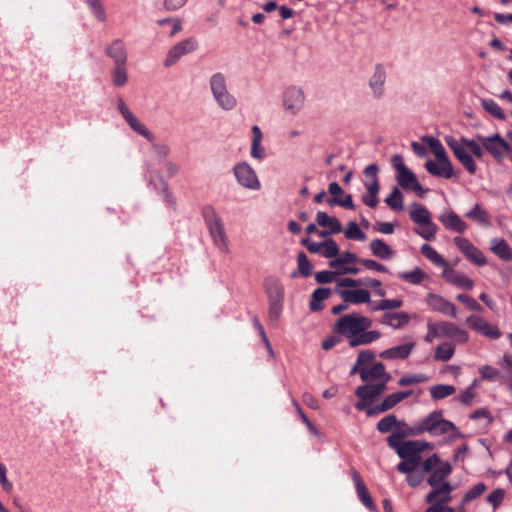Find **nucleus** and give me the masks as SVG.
Wrapping results in <instances>:
<instances>
[{"instance_id": "nucleus-10", "label": "nucleus", "mask_w": 512, "mask_h": 512, "mask_svg": "<svg viewBox=\"0 0 512 512\" xmlns=\"http://www.w3.org/2000/svg\"><path fill=\"white\" fill-rule=\"evenodd\" d=\"M204 218L215 247L223 253H229V242L220 217L213 208H207L204 211Z\"/></svg>"}, {"instance_id": "nucleus-38", "label": "nucleus", "mask_w": 512, "mask_h": 512, "mask_svg": "<svg viewBox=\"0 0 512 512\" xmlns=\"http://www.w3.org/2000/svg\"><path fill=\"white\" fill-rule=\"evenodd\" d=\"M129 77L126 64L114 65L111 70V82L113 86L121 88L128 83Z\"/></svg>"}, {"instance_id": "nucleus-14", "label": "nucleus", "mask_w": 512, "mask_h": 512, "mask_svg": "<svg viewBox=\"0 0 512 512\" xmlns=\"http://www.w3.org/2000/svg\"><path fill=\"white\" fill-rule=\"evenodd\" d=\"M116 107L123 119L134 132L143 136L149 142H153L155 140L154 134L131 112L121 97L117 98Z\"/></svg>"}, {"instance_id": "nucleus-54", "label": "nucleus", "mask_w": 512, "mask_h": 512, "mask_svg": "<svg viewBox=\"0 0 512 512\" xmlns=\"http://www.w3.org/2000/svg\"><path fill=\"white\" fill-rule=\"evenodd\" d=\"M481 378L488 381H496L501 377V372L490 365H483L479 369Z\"/></svg>"}, {"instance_id": "nucleus-7", "label": "nucleus", "mask_w": 512, "mask_h": 512, "mask_svg": "<svg viewBox=\"0 0 512 512\" xmlns=\"http://www.w3.org/2000/svg\"><path fill=\"white\" fill-rule=\"evenodd\" d=\"M438 338H450L456 343H466L469 340V334L466 330L456 324L448 321L427 322V333L424 340L428 343Z\"/></svg>"}, {"instance_id": "nucleus-59", "label": "nucleus", "mask_w": 512, "mask_h": 512, "mask_svg": "<svg viewBox=\"0 0 512 512\" xmlns=\"http://www.w3.org/2000/svg\"><path fill=\"white\" fill-rule=\"evenodd\" d=\"M505 497V491L504 489L498 488L493 490L489 496L487 497V502L493 506L494 509H496L503 501Z\"/></svg>"}, {"instance_id": "nucleus-56", "label": "nucleus", "mask_w": 512, "mask_h": 512, "mask_svg": "<svg viewBox=\"0 0 512 512\" xmlns=\"http://www.w3.org/2000/svg\"><path fill=\"white\" fill-rule=\"evenodd\" d=\"M456 299L467 306L468 309L475 312H482V306L472 297L467 294H458Z\"/></svg>"}, {"instance_id": "nucleus-19", "label": "nucleus", "mask_w": 512, "mask_h": 512, "mask_svg": "<svg viewBox=\"0 0 512 512\" xmlns=\"http://www.w3.org/2000/svg\"><path fill=\"white\" fill-rule=\"evenodd\" d=\"M360 262V259L351 252H343L338 254L335 259L329 262L331 268L337 269L339 274H352L356 275L360 269L352 264Z\"/></svg>"}, {"instance_id": "nucleus-35", "label": "nucleus", "mask_w": 512, "mask_h": 512, "mask_svg": "<svg viewBox=\"0 0 512 512\" xmlns=\"http://www.w3.org/2000/svg\"><path fill=\"white\" fill-rule=\"evenodd\" d=\"M353 480L355 483L356 492L363 505L366 506L369 510H374L375 505L373 503V500L365 484L362 482L360 476L357 473H354Z\"/></svg>"}, {"instance_id": "nucleus-46", "label": "nucleus", "mask_w": 512, "mask_h": 512, "mask_svg": "<svg viewBox=\"0 0 512 512\" xmlns=\"http://www.w3.org/2000/svg\"><path fill=\"white\" fill-rule=\"evenodd\" d=\"M455 391V387L453 385L448 384H439L430 388V394L434 400L444 399L454 394Z\"/></svg>"}, {"instance_id": "nucleus-2", "label": "nucleus", "mask_w": 512, "mask_h": 512, "mask_svg": "<svg viewBox=\"0 0 512 512\" xmlns=\"http://www.w3.org/2000/svg\"><path fill=\"white\" fill-rule=\"evenodd\" d=\"M445 142L467 172L474 174L477 170V165L472 155L477 158H482L484 155V151L477 140L465 137L456 139L453 136H446Z\"/></svg>"}, {"instance_id": "nucleus-39", "label": "nucleus", "mask_w": 512, "mask_h": 512, "mask_svg": "<svg viewBox=\"0 0 512 512\" xmlns=\"http://www.w3.org/2000/svg\"><path fill=\"white\" fill-rule=\"evenodd\" d=\"M420 251L430 262L436 266L442 267L443 270L449 266L447 261L429 244H423Z\"/></svg>"}, {"instance_id": "nucleus-30", "label": "nucleus", "mask_w": 512, "mask_h": 512, "mask_svg": "<svg viewBox=\"0 0 512 512\" xmlns=\"http://www.w3.org/2000/svg\"><path fill=\"white\" fill-rule=\"evenodd\" d=\"M396 277L412 285H420L429 279V275L420 267H415L410 271L398 272Z\"/></svg>"}, {"instance_id": "nucleus-31", "label": "nucleus", "mask_w": 512, "mask_h": 512, "mask_svg": "<svg viewBox=\"0 0 512 512\" xmlns=\"http://www.w3.org/2000/svg\"><path fill=\"white\" fill-rule=\"evenodd\" d=\"M369 247L372 255L381 260H391L394 258L395 253L393 249L382 239H373L370 242Z\"/></svg>"}, {"instance_id": "nucleus-62", "label": "nucleus", "mask_w": 512, "mask_h": 512, "mask_svg": "<svg viewBox=\"0 0 512 512\" xmlns=\"http://www.w3.org/2000/svg\"><path fill=\"white\" fill-rule=\"evenodd\" d=\"M375 358V353L371 350H362L359 352L356 362L361 367H368L370 362Z\"/></svg>"}, {"instance_id": "nucleus-52", "label": "nucleus", "mask_w": 512, "mask_h": 512, "mask_svg": "<svg viewBox=\"0 0 512 512\" xmlns=\"http://www.w3.org/2000/svg\"><path fill=\"white\" fill-rule=\"evenodd\" d=\"M411 394H412L411 391H400V392L392 393L384 399V405L386 407H389V409H392L398 403H400L401 401H403L404 399L409 397Z\"/></svg>"}, {"instance_id": "nucleus-58", "label": "nucleus", "mask_w": 512, "mask_h": 512, "mask_svg": "<svg viewBox=\"0 0 512 512\" xmlns=\"http://www.w3.org/2000/svg\"><path fill=\"white\" fill-rule=\"evenodd\" d=\"M427 380V377L423 374H412L407 375L398 380L399 386H408L415 383H422Z\"/></svg>"}, {"instance_id": "nucleus-9", "label": "nucleus", "mask_w": 512, "mask_h": 512, "mask_svg": "<svg viewBox=\"0 0 512 512\" xmlns=\"http://www.w3.org/2000/svg\"><path fill=\"white\" fill-rule=\"evenodd\" d=\"M307 101L303 87L288 85L283 89L281 105L284 114L288 117H297L305 108Z\"/></svg>"}, {"instance_id": "nucleus-51", "label": "nucleus", "mask_w": 512, "mask_h": 512, "mask_svg": "<svg viewBox=\"0 0 512 512\" xmlns=\"http://www.w3.org/2000/svg\"><path fill=\"white\" fill-rule=\"evenodd\" d=\"M486 488H487L486 485L482 482L474 485L471 489H469L465 493V495L462 499V505H465V504L469 503L470 501L476 499L480 495H482L485 492Z\"/></svg>"}, {"instance_id": "nucleus-12", "label": "nucleus", "mask_w": 512, "mask_h": 512, "mask_svg": "<svg viewBox=\"0 0 512 512\" xmlns=\"http://www.w3.org/2000/svg\"><path fill=\"white\" fill-rule=\"evenodd\" d=\"M477 142L483 151L486 150L496 161H502L510 152V144L498 133L488 136L478 135Z\"/></svg>"}, {"instance_id": "nucleus-48", "label": "nucleus", "mask_w": 512, "mask_h": 512, "mask_svg": "<svg viewBox=\"0 0 512 512\" xmlns=\"http://www.w3.org/2000/svg\"><path fill=\"white\" fill-rule=\"evenodd\" d=\"M344 235L347 239L364 241L366 240L365 233L360 229L358 224L354 221H350L347 224L346 229L344 230Z\"/></svg>"}, {"instance_id": "nucleus-13", "label": "nucleus", "mask_w": 512, "mask_h": 512, "mask_svg": "<svg viewBox=\"0 0 512 512\" xmlns=\"http://www.w3.org/2000/svg\"><path fill=\"white\" fill-rule=\"evenodd\" d=\"M423 470L431 472L427 479L429 485H436L439 482H448L446 478L452 472V467L448 462L441 461L440 458L433 454L423 462Z\"/></svg>"}, {"instance_id": "nucleus-49", "label": "nucleus", "mask_w": 512, "mask_h": 512, "mask_svg": "<svg viewBox=\"0 0 512 512\" xmlns=\"http://www.w3.org/2000/svg\"><path fill=\"white\" fill-rule=\"evenodd\" d=\"M481 105L483 109L494 116L497 119L503 120L505 119V114L499 105L492 99H483L481 101Z\"/></svg>"}, {"instance_id": "nucleus-15", "label": "nucleus", "mask_w": 512, "mask_h": 512, "mask_svg": "<svg viewBox=\"0 0 512 512\" xmlns=\"http://www.w3.org/2000/svg\"><path fill=\"white\" fill-rule=\"evenodd\" d=\"M386 389L385 383H366L357 387L355 395L359 400L355 404L357 410H364L371 405Z\"/></svg>"}, {"instance_id": "nucleus-63", "label": "nucleus", "mask_w": 512, "mask_h": 512, "mask_svg": "<svg viewBox=\"0 0 512 512\" xmlns=\"http://www.w3.org/2000/svg\"><path fill=\"white\" fill-rule=\"evenodd\" d=\"M336 276L337 273L334 271H320L316 273L315 280L320 284L331 283L335 281Z\"/></svg>"}, {"instance_id": "nucleus-33", "label": "nucleus", "mask_w": 512, "mask_h": 512, "mask_svg": "<svg viewBox=\"0 0 512 512\" xmlns=\"http://www.w3.org/2000/svg\"><path fill=\"white\" fill-rule=\"evenodd\" d=\"M83 2L96 21L105 23L108 20V14L102 0H83Z\"/></svg>"}, {"instance_id": "nucleus-18", "label": "nucleus", "mask_w": 512, "mask_h": 512, "mask_svg": "<svg viewBox=\"0 0 512 512\" xmlns=\"http://www.w3.org/2000/svg\"><path fill=\"white\" fill-rule=\"evenodd\" d=\"M454 243L461 253L473 264L484 266L487 264L485 255L468 239L455 237Z\"/></svg>"}, {"instance_id": "nucleus-64", "label": "nucleus", "mask_w": 512, "mask_h": 512, "mask_svg": "<svg viewBox=\"0 0 512 512\" xmlns=\"http://www.w3.org/2000/svg\"><path fill=\"white\" fill-rule=\"evenodd\" d=\"M499 364L503 367L509 378H512V354L504 353L499 360Z\"/></svg>"}, {"instance_id": "nucleus-36", "label": "nucleus", "mask_w": 512, "mask_h": 512, "mask_svg": "<svg viewBox=\"0 0 512 512\" xmlns=\"http://www.w3.org/2000/svg\"><path fill=\"white\" fill-rule=\"evenodd\" d=\"M409 215L415 224H421L432 219L429 210L425 206L418 203H412L409 206Z\"/></svg>"}, {"instance_id": "nucleus-28", "label": "nucleus", "mask_w": 512, "mask_h": 512, "mask_svg": "<svg viewBox=\"0 0 512 512\" xmlns=\"http://www.w3.org/2000/svg\"><path fill=\"white\" fill-rule=\"evenodd\" d=\"M414 347L415 343L412 341L383 350L379 356L387 360H403L410 356Z\"/></svg>"}, {"instance_id": "nucleus-55", "label": "nucleus", "mask_w": 512, "mask_h": 512, "mask_svg": "<svg viewBox=\"0 0 512 512\" xmlns=\"http://www.w3.org/2000/svg\"><path fill=\"white\" fill-rule=\"evenodd\" d=\"M403 461L400 462L397 466V470L400 473L410 474L413 472L419 465V458H402Z\"/></svg>"}, {"instance_id": "nucleus-57", "label": "nucleus", "mask_w": 512, "mask_h": 512, "mask_svg": "<svg viewBox=\"0 0 512 512\" xmlns=\"http://www.w3.org/2000/svg\"><path fill=\"white\" fill-rule=\"evenodd\" d=\"M297 264L298 270L303 276L307 277L311 274L312 266L303 252L299 253L297 256Z\"/></svg>"}, {"instance_id": "nucleus-41", "label": "nucleus", "mask_w": 512, "mask_h": 512, "mask_svg": "<svg viewBox=\"0 0 512 512\" xmlns=\"http://www.w3.org/2000/svg\"><path fill=\"white\" fill-rule=\"evenodd\" d=\"M455 353V347L452 343L444 342L435 348L434 359L437 361L447 362Z\"/></svg>"}, {"instance_id": "nucleus-29", "label": "nucleus", "mask_w": 512, "mask_h": 512, "mask_svg": "<svg viewBox=\"0 0 512 512\" xmlns=\"http://www.w3.org/2000/svg\"><path fill=\"white\" fill-rule=\"evenodd\" d=\"M251 133L250 156L257 161H262L266 157V151L262 145L263 133L257 125L252 126Z\"/></svg>"}, {"instance_id": "nucleus-8", "label": "nucleus", "mask_w": 512, "mask_h": 512, "mask_svg": "<svg viewBox=\"0 0 512 512\" xmlns=\"http://www.w3.org/2000/svg\"><path fill=\"white\" fill-rule=\"evenodd\" d=\"M391 165L395 170L396 182L402 189L413 191L420 197L425 195L426 190L419 183L415 173L406 166L401 155L394 154L391 157Z\"/></svg>"}, {"instance_id": "nucleus-16", "label": "nucleus", "mask_w": 512, "mask_h": 512, "mask_svg": "<svg viewBox=\"0 0 512 512\" xmlns=\"http://www.w3.org/2000/svg\"><path fill=\"white\" fill-rule=\"evenodd\" d=\"M198 47V43L195 38H187L179 43L173 45L167 53L164 60L165 67H171L175 65L180 58L194 52Z\"/></svg>"}, {"instance_id": "nucleus-27", "label": "nucleus", "mask_w": 512, "mask_h": 512, "mask_svg": "<svg viewBox=\"0 0 512 512\" xmlns=\"http://www.w3.org/2000/svg\"><path fill=\"white\" fill-rule=\"evenodd\" d=\"M105 53L110 57L114 65L127 64L128 55L126 45L121 39L113 40L106 48Z\"/></svg>"}, {"instance_id": "nucleus-50", "label": "nucleus", "mask_w": 512, "mask_h": 512, "mask_svg": "<svg viewBox=\"0 0 512 512\" xmlns=\"http://www.w3.org/2000/svg\"><path fill=\"white\" fill-rule=\"evenodd\" d=\"M477 385V380H474L469 387L462 390L458 395V401L463 405H471L476 395L475 389Z\"/></svg>"}, {"instance_id": "nucleus-44", "label": "nucleus", "mask_w": 512, "mask_h": 512, "mask_svg": "<svg viewBox=\"0 0 512 512\" xmlns=\"http://www.w3.org/2000/svg\"><path fill=\"white\" fill-rule=\"evenodd\" d=\"M404 425L405 423L403 421H398L395 415L389 414L377 423V429L381 433H387L394 427H401Z\"/></svg>"}, {"instance_id": "nucleus-1", "label": "nucleus", "mask_w": 512, "mask_h": 512, "mask_svg": "<svg viewBox=\"0 0 512 512\" xmlns=\"http://www.w3.org/2000/svg\"><path fill=\"white\" fill-rule=\"evenodd\" d=\"M372 326V320L366 316L351 313L337 319L333 330L335 333L345 337L351 347L367 345L381 337V333L368 329Z\"/></svg>"}, {"instance_id": "nucleus-61", "label": "nucleus", "mask_w": 512, "mask_h": 512, "mask_svg": "<svg viewBox=\"0 0 512 512\" xmlns=\"http://www.w3.org/2000/svg\"><path fill=\"white\" fill-rule=\"evenodd\" d=\"M269 318L272 321H277L282 313L283 301H269Z\"/></svg>"}, {"instance_id": "nucleus-25", "label": "nucleus", "mask_w": 512, "mask_h": 512, "mask_svg": "<svg viewBox=\"0 0 512 512\" xmlns=\"http://www.w3.org/2000/svg\"><path fill=\"white\" fill-rule=\"evenodd\" d=\"M442 277L456 287L470 290L474 286V281L462 272L447 267L442 272Z\"/></svg>"}, {"instance_id": "nucleus-3", "label": "nucleus", "mask_w": 512, "mask_h": 512, "mask_svg": "<svg viewBox=\"0 0 512 512\" xmlns=\"http://www.w3.org/2000/svg\"><path fill=\"white\" fill-rule=\"evenodd\" d=\"M208 86L212 99L220 110L230 112L236 109L238 100L229 90L228 80L223 72L213 73L209 77Z\"/></svg>"}, {"instance_id": "nucleus-32", "label": "nucleus", "mask_w": 512, "mask_h": 512, "mask_svg": "<svg viewBox=\"0 0 512 512\" xmlns=\"http://www.w3.org/2000/svg\"><path fill=\"white\" fill-rule=\"evenodd\" d=\"M490 250L501 260H512V249L503 238L495 237L490 240Z\"/></svg>"}, {"instance_id": "nucleus-47", "label": "nucleus", "mask_w": 512, "mask_h": 512, "mask_svg": "<svg viewBox=\"0 0 512 512\" xmlns=\"http://www.w3.org/2000/svg\"><path fill=\"white\" fill-rule=\"evenodd\" d=\"M331 295V290L328 288H317L313 294L310 301V309L312 311H317L321 309V302Z\"/></svg>"}, {"instance_id": "nucleus-42", "label": "nucleus", "mask_w": 512, "mask_h": 512, "mask_svg": "<svg viewBox=\"0 0 512 512\" xmlns=\"http://www.w3.org/2000/svg\"><path fill=\"white\" fill-rule=\"evenodd\" d=\"M386 323L394 329H399L407 325L411 319L410 315L406 312H397L386 314Z\"/></svg>"}, {"instance_id": "nucleus-53", "label": "nucleus", "mask_w": 512, "mask_h": 512, "mask_svg": "<svg viewBox=\"0 0 512 512\" xmlns=\"http://www.w3.org/2000/svg\"><path fill=\"white\" fill-rule=\"evenodd\" d=\"M339 254V246L333 239H327L323 242L321 255L326 258L335 259Z\"/></svg>"}, {"instance_id": "nucleus-20", "label": "nucleus", "mask_w": 512, "mask_h": 512, "mask_svg": "<svg viewBox=\"0 0 512 512\" xmlns=\"http://www.w3.org/2000/svg\"><path fill=\"white\" fill-rule=\"evenodd\" d=\"M386 71L383 66L377 65L369 78L368 86L374 99H381L385 93Z\"/></svg>"}, {"instance_id": "nucleus-17", "label": "nucleus", "mask_w": 512, "mask_h": 512, "mask_svg": "<svg viewBox=\"0 0 512 512\" xmlns=\"http://www.w3.org/2000/svg\"><path fill=\"white\" fill-rule=\"evenodd\" d=\"M469 328L490 339H499L502 336L499 328L478 315H470L466 318Z\"/></svg>"}, {"instance_id": "nucleus-45", "label": "nucleus", "mask_w": 512, "mask_h": 512, "mask_svg": "<svg viewBox=\"0 0 512 512\" xmlns=\"http://www.w3.org/2000/svg\"><path fill=\"white\" fill-rule=\"evenodd\" d=\"M465 216L470 218L483 226L490 225V219L485 210H483L478 204L468 211Z\"/></svg>"}, {"instance_id": "nucleus-22", "label": "nucleus", "mask_w": 512, "mask_h": 512, "mask_svg": "<svg viewBox=\"0 0 512 512\" xmlns=\"http://www.w3.org/2000/svg\"><path fill=\"white\" fill-rule=\"evenodd\" d=\"M426 303L434 311L443 315L456 317L455 305L440 295L433 293L428 294Z\"/></svg>"}, {"instance_id": "nucleus-6", "label": "nucleus", "mask_w": 512, "mask_h": 512, "mask_svg": "<svg viewBox=\"0 0 512 512\" xmlns=\"http://www.w3.org/2000/svg\"><path fill=\"white\" fill-rule=\"evenodd\" d=\"M335 292L345 303L352 305L367 304L371 301V293L363 287L362 279L341 278L336 283Z\"/></svg>"}, {"instance_id": "nucleus-37", "label": "nucleus", "mask_w": 512, "mask_h": 512, "mask_svg": "<svg viewBox=\"0 0 512 512\" xmlns=\"http://www.w3.org/2000/svg\"><path fill=\"white\" fill-rule=\"evenodd\" d=\"M417 225L418 228L414 229V232L417 235L427 241H432L435 239L438 232V226L432 221V219Z\"/></svg>"}, {"instance_id": "nucleus-21", "label": "nucleus", "mask_w": 512, "mask_h": 512, "mask_svg": "<svg viewBox=\"0 0 512 512\" xmlns=\"http://www.w3.org/2000/svg\"><path fill=\"white\" fill-rule=\"evenodd\" d=\"M360 378L365 383L372 381H381L380 383H387L390 380V375L386 372L385 366L378 362L371 366L364 367L360 371Z\"/></svg>"}, {"instance_id": "nucleus-24", "label": "nucleus", "mask_w": 512, "mask_h": 512, "mask_svg": "<svg viewBox=\"0 0 512 512\" xmlns=\"http://www.w3.org/2000/svg\"><path fill=\"white\" fill-rule=\"evenodd\" d=\"M431 448V444L421 440L404 441L399 447L397 455L400 458H419L418 455L426 449Z\"/></svg>"}, {"instance_id": "nucleus-40", "label": "nucleus", "mask_w": 512, "mask_h": 512, "mask_svg": "<svg viewBox=\"0 0 512 512\" xmlns=\"http://www.w3.org/2000/svg\"><path fill=\"white\" fill-rule=\"evenodd\" d=\"M385 203L395 211L403 210L404 197L399 187L394 186L391 193L385 198Z\"/></svg>"}, {"instance_id": "nucleus-23", "label": "nucleus", "mask_w": 512, "mask_h": 512, "mask_svg": "<svg viewBox=\"0 0 512 512\" xmlns=\"http://www.w3.org/2000/svg\"><path fill=\"white\" fill-rule=\"evenodd\" d=\"M430 486L432 487V491L426 497L427 503H448L451 501V492L453 491V487L449 482L438 481V484Z\"/></svg>"}, {"instance_id": "nucleus-4", "label": "nucleus", "mask_w": 512, "mask_h": 512, "mask_svg": "<svg viewBox=\"0 0 512 512\" xmlns=\"http://www.w3.org/2000/svg\"><path fill=\"white\" fill-rule=\"evenodd\" d=\"M424 432H428L431 436L452 434L456 432V426L451 421L444 419L441 411H433L409 428L407 434L415 436Z\"/></svg>"}, {"instance_id": "nucleus-60", "label": "nucleus", "mask_w": 512, "mask_h": 512, "mask_svg": "<svg viewBox=\"0 0 512 512\" xmlns=\"http://www.w3.org/2000/svg\"><path fill=\"white\" fill-rule=\"evenodd\" d=\"M360 263L369 270H374L380 273L388 272V269L383 264L373 260V259H360Z\"/></svg>"}, {"instance_id": "nucleus-43", "label": "nucleus", "mask_w": 512, "mask_h": 512, "mask_svg": "<svg viewBox=\"0 0 512 512\" xmlns=\"http://www.w3.org/2000/svg\"><path fill=\"white\" fill-rule=\"evenodd\" d=\"M266 292L269 301H283V287L276 279H270L266 282Z\"/></svg>"}, {"instance_id": "nucleus-26", "label": "nucleus", "mask_w": 512, "mask_h": 512, "mask_svg": "<svg viewBox=\"0 0 512 512\" xmlns=\"http://www.w3.org/2000/svg\"><path fill=\"white\" fill-rule=\"evenodd\" d=\"M439 221L447 230L456 233H464L467 229V224L451 210H446L441 213L439 215Z\"/></svg>"}, {"instance_id": "nucleus-5", "label": "nucleus", "mask_w": 512, "mask_h": 512, "mask_svg": "<svg viewBox=\"0 0 512 512\" xmlns=\"http://www.w3.org/2000/svg\"><path fill=\"white\" fill-rule=\"evenodd\" d=\"M427 144L436 158L435 160L428 159L425 162L424 166L427 172L436 177L452 178L454 169L444 146L439 140L432 137L427 139Z\"/></svg>"}, {"instance_id": "nucleus-11", "label": "nucleus", "mask_w": 512, "mask_h": 512, "mask_svg": "<svg viewBox=\"0 0 512 512\" xmlns=\"http://www.w3.org/2000/svg\"><path fill=\"white\" fill-rule=\"evenodd\" d=\"M232 173L236 183L248 191H259L262 187L256 170L247 161H239L234 164Z\"/></svg>"}, {"instance_id": "nucleus-34", "label": "nucleus", "mask_w": 512, "mask_h": 512, "mask_svg": "<svg viewBox=\"0 0 512 512\" xmlns=\"http://www.w3.org/2000/svg\"><path fill=\"white\" fill-rule=\"evenodd\" d=\"M316 221L319 226L329 228V233H340L342 225L336 217L329 216L326 212L319 211L316 214Z\"/></svg>"}]
</instances>
